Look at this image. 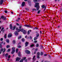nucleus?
Listing matches in <instances>:
<instances>
[{"mask_svg":"<svg viewBox=\"0 0 62 62\" xmlns=\"http://www.w3.org/2000/svg\"><path fill=\"white\" fill-rule=\"evenodd\" d=\"M24 26H26V27H30V26L28 25H24Z\"/></svg>","mask_w":62,"mask_h":62,"instance_id":"nucleus-12","label":"nucleus"},{"mask_svg":"<svg viewBox=\"0 0 62 62\" xmlns=\"http://www.w3.org/2000/svg\"><path fill=\"white\" fill-rule=\"evenodd\" d=\"M18 55L19 56H21V52L19 51L18 53Z\"/></svg>","mask_w":62,"mask_h":62,"instance_id":"nucleus-10","label":"nucleus"},{"mask_svg":"<svg viewBox=\"0 0 62 62\" xmlns=\"http://www.w3.org/2000/svg\"><path fill=\"white\" fill-rule=\"evenodd\" d=\"M21 32H23L24 34H26L27 33V31L24 30H23V28L21 29Z\"/></svg>","mask_w":62,"mask_h":62,"instance_id":"nucleus-3","label":"nucleus"},{"mask_svg":"<svg viewBox=\"0 0 62 62\" xmlns=\"http://www.w3.org/2000/svg\"><path fill=\"white\" fill-rule=\"evenodd\" d=\"M3 19L4 20H5L6 19V17H4Z\"/></svg>","mask_w":62,"mask_h":62,"instance_id":"nucleus-34","label":"nucleus"},{"mask_svg":"<svg viewBox=\"0 0 62 62\" xmlns=\"http://www.w3.org/2000/svg\"><path fill=\"white\" fill-rule=\"evenodd\" d=\"M38 38L37 37H35L34 38V40H37V39Z\"/></svg>","mask_w":62,"mask_h":62,"instance_id":"nucleus-15","label":"nucleus"},{"mask_svg":"<svg viewBox=\"0 0 62 62\" xmlns=\"http://www.w3.org/2000/svg\"><path fill=\"white\" fill-rule=\"evenodd\" d=\"M12 51L11 52V53L12 54H13L15 53V47H13L12 48Z\"/></svg>","mask_w":62,"mask_h":62,"instance_id":"nucleus-2","label":"nucleus"},{"mask_svg":"<svg viewBox=\"0 0 62 62\" xmlns=\"http://www.w3.org/2000/svg\"><path fill=\"white\" fill-rule=\"evenodd\" d=\"M34 2H38L37 0H34Z\"/></svg>","mask_w":62,"mask_h":62,"instance_id":"nucleus-51","label":"nucleus"},{"mask_svg":"<svg viewBox=\"0 0 62 62\" xmlns=\"http://www.w3.org/2000/svg\"><path fill=\"white\" fill-rule=\"evenodd\" d=\"M47 54H44V56H46Z\"/></svg>","mask_w":62,"mask_h":62,"instance_id":"nucleus-60","label":"nucleus"},{"mask_svg":"<svg viewBox=\"0 0 62 62\" xmlns=\"http://www.w3.org/2000/svg\"><path fill=\"white\" fill-rule=\"evenodd\" d=\"M16 22H19V20H18V19H17L16 20Z\"/></svg>","mask_w":62,"mask_h":62,"instance_id":"nucleus-36","label":"nucleus"},{"mask_svg":"<svg viewBox=\"0 0 62 62\" xmlns=\"http://www.w3.org/2000/svg\"><path fill=\"white\" fill-rule=\"evenodd\" d=\"M34 46V44H32L31 46V47H33Z\"/></svg>","mask_w":62,"mask_h":62,"instance_id":"nucleus-33","label":"nucleus"},{"mask_svg":"<svg viewBox=\"0 0 62 62\" xmlns=\"http://www.w3.org/2000/svg\"><path fill=\"white\" fill-rule=\"evenodd\" d=\"M16 30H18V28H16Z\"/></svg>","mask_w":62,"mask_h":62,"instance_id":"nucleus-54","label":"nucleus"},{"mask_svg":"<svg viewBox=\"0 0 62 62\" xmlns=\"http://www.w3.org/2000/svg\"><path fill=\"white\" fill-rule=\"evenodd\" d=\"M4 29V28H2V29H1V31H3V29Z\"/></svg>","mask_w":62,"mask_h":62,"instance_id":"nucleus-49","label":"nucleus"},{"mask_svg":"<svg viewBox=\"0 0 62 62\" xmlns=\"http://www.w3.org/2000/svg\"><path fill=\"white\" fill-rule=\"evenodd\" d=\"M0 40L1 41H2L3 40V38H2L0 39Z\"/></svg>","mask_w":62,"mask_h":62,"instance_id":"nucleus-41","label":"nucleus"},{"mask_svg":"<svg viewBox=\"0 0 62 62\" xmlns=\"http://www.w3.org/2000/svg\"><path fill=\"white\" fill-rule=\"evenodd\" d=\"M24 5H25V2H23L22 3V7H23L24 6Z\"/></svg>","mask_w":62,"mask_h":62,"instance_id":"nucleus-11","label":"nucleus"},{"mask_svg":"<svg viewBox=\"0 0 62 62\" xmlns=\"http://www.w3.org/2000/svg\"><path fill=\"white\" fill-rule=\"evenodd\" d=\"M20 59H21V58H19V57H18L16 59V61H19Z\"/></svg>","mask_w":62,"mask_h":62,"instance_id":"nucleus-7","label":"nucleus"},{"mask_svg":"<svg viewBox=\"0 0 62 62\" xmlns=\"http://www.w3.org/2000/svg\"><path fill=\"white\" fill-rule=\"evenodd\" d=\"M6 51V49L5 48L4 49V51L3 52V53H4V52H5Z\"/></svg>","mask_w":62,"mask_h":62,"instance_id":"nucleus-52","label":"nucleus"},{"mask_svg":"<svg viewBox=\"0 0 62 62\" xmlns=\"http://www.w3.org/2000/svg\"><path fill=\"white\" fill-rule=\"evenodd\" d=\"M30 38L31 39H32V37H31V36H30Z\"/></svg>","mask_w":62,"mask_h":62,"instance_id":"nucleus-58","label":"nucleus"},{"mask_svg":"<svg viewBox=\"0 0 62 62\" xmlns=\"http://www.w3.org/2000/svg\"><path fill=\"white\" fill-rule=\"evenodd\" d=\"M46 6H45V9L43 10L44 11H45V9H46Z\"/></svg>","mask_w":62,"mask_h":62,"instance_id":"nucleus-43","label":"nucleus"},{"mask_svg":"<svg viewBox=\"0 0 62 62\" xmlns=\"http://www.w3.org/2000/svg\"><path fill=\"white\" fill-rule=\"evenodd\" d=\"M19 62H23V60L22 59Z\"/></svg>","mask_w":62,"mask_h":62,"instance_id":"nucleus-31","label":"nucleus"},{"mask_svg":"<svg viewBox=\"0 0 62 62\" xmlns=\"http://www.w3.org/2000/svg\"><path fill=\"white\" fill-rule=\"evenodd\" d=\"M10 29H12L13 28V27L12 26V24H11L10 25Z\"/></svg>","mask_w":62,"mask_h":62,"instance_id":"nucleus-14","label":"nucleus"},{"mask_svg":"<svg viewBox=\"0 0 62 62\" xmlns=\"http://www.w3.org/2000/svg\"><path fill=\"white\" fill-rule=\"evenodd\" d=\"M45 7V6H44V5H43L42 6V8H44Z\"/></svg>","mask_w":62,"mask_h":62,"instance_id":"nucleus-19","label":"nucleus"},{"mask_svg":"<svg viewBox=\"0 0 62 62\" xmlns=\"http://www.w3.org/2000/svg\"><path fill=\"white\" fill-rule=\"evenodd\" d=\"M15 35L16 36H17L18 35V31H16L15 32Z\"/></svg>","mask_w":62,"mask_h":62,"instance_id":"nucleus-8","label":"nucleus"},{"mask_svg":"<svg viewBox=\"0 0 62 62\" xmlns=\"http://www.w3.org/2000/svg\"><path fill=\"white\" fill-rule=\"evenodd\" d=\"M27 36L26 35L25 36V38H27Z\"/></svg>","mask_w":62,"mask_h":62,"instance_id":"nucleus-62","label":"nucleus"},{"mask_svg":"<svg viewBox=\"0 0 62 62\" xmlns=\"http://www.w3.org/2000/svg\"><path fill=\"white\" fill-rule=\"evenodd\" d=\"M13 29H12V30H15V29L16 28V27L15 26H14L13 27Z\"/></svg>","mask_w":62,"mask_h":62,"instance_id":"nucleus-22","label":"nucleus"},{"mask_svg":"<svg viewBox=\"0 0 62 62\" xmlns=\"http://www.w3.org/2000/svg\"><path fill=\"white\" fill-rule=\"evenodd\" d=\"M4 2V0H1L0 2V4L2 5L3 4V2Z\"/></svg>","mask_w":62,"mask_h":62,"instance_id":"nucleus-9","label":"nucleus"},{"mask_svg":"<svg viewBox=\"0 0 62 62\" xmlns=\"http://www.w3.org/2000/svg\"><path fill=\"white\" fill-rule=\"evenodd\" d=\"M22 26H20L19 27V28L20 29H21L22 28Z\"/></svg>","mask_w":62,"mask_h":62,"instance_id":"nucleus-47","label":"nucleus"},{"mask_svg":"<svg viewBox=\"0 0 62 62\" xmlns=\"http://www.w3.org/2000/svg\"><path fill=\"white\" fill-rule=\"evenodd\" d=\"M39 33H37L36 34V37H39Z\"/></svg>","mask_w":62,"mask_h":62,"instance_id":"nucleus-16","label":"nucleus"},{"mask_svg":"<svg viewBox=\"0 0 62 62\" xmlns=\"http://www.w3.org/2000/svg\"><path fill=\"white\" fill-rule=\"evenodd\" d=\"M10 46L9 45H8L6 47H7V48H9Z\"/></svg>","mask_w":62,"mask_h":62,"instance_id":"nucleus-28","label":"nucleus"},{"mask_svg":"<svg viewBox=\"0 0 62 62\" xmlns=\"http://www.w3.org/2000/svg\"><path fill=\"white\" fill-rule=\"evenodd\" d=\"M21 36H20L18 37V39H21Z\"/></svg>","mask_w":62,"mask_h":62,"instance_id":"nucleus-42","label":"nucleus"},{"mask_svg":"<svg viewBox=\"0 0 62 62\" xmlns=\"http://www.w3.org/2000/svg\"><path fill=\"white\" fill-rule=\"evenodd\" d=\"M8 54L7 53L5 54V56H6V57H7V56H8Z\"/></svg>","mask_w":62,"mask_h":62,"instance_id":"nucleus-21","label":"nucleus"},{"mask_svg":"<svg viewBox=\"0 0 62 62\" xmlns=\"http://www.w3.org/2000/svg\"><path fill=\"white\" fill-rule=\"evenodd\" d=\"M13 42L14 44H15V40H13Z\"/></svg>","mask_w":62,"mask_h":62,"instance_id":"nucleus-32","label":"nucleus"},{"mask_svg":"<svg viewBox=\"0 0 62 62\" xmlns=\"http://www.w3.org/2000/svg\"><path fill=\"white\" fill-rule=\"evenodd\" d=\"M27 34L28 35H29V34H30V31H28Z\"/></svg>","mask_w":62,"mask_h":62,"instance_id":"nucleus-23","label":"nucleus"},{"mask_svg":"<svg viewBox=\"0 0 62 62\" xmlns=\"http://www.w3.org/2000/svg\"><path fill=\"white\" fill-rule=\"evenodd\" d=\"M33 11H34V10H35V11H36V9H32Z\"/></svg>","mask_w":62,"mask_h":62,"instance_id":"nucleus-38","label":"nucleus"},{"mask_svg":"<svg viewBox=\"0 0 62 62\" xmlns=\"http://www.w3.org/2000/svg\"><path fill=\"white\" fill-rule=\"evenodd\" d=\"M40 55V53L39 52H38L37 53V58H39V55Z\"/></svg>","mask_w":62,"mask_h":62,"instance_id":"nucleus-6","label":"nucleus"},{"mask_svg":"<svg viewBox=\"0 0 62 62\" xmlns=\"http://www.w3.org/2000/svg\"><path fill=\"white\" fill-rule=\"evenodd\" d=\"M28 0H24V1H27Z\"/></svg>","mask_w":62,"mask_h":62,"instance_id":"nucleus-64","label":"nucleus"},{"mask_svg":"<svg viewBox=\"0 0 62 62\" xmlns=\"http://www.w3.org/2000/svg\"><path fill=\"white\" fill-rule=\"evenodd\" d=\"M39 3H35V6L34 7H35V8H37V10H39Z\"/></svg>","mask_w":62,"mask_h":62,"instance_id":"nucleus-1","label":"nucleus"},{"mask_svg":"<svg viewBox=\"0 0 62 62\" xmlns=\"http://www.w3.org/2000/svg\"><path fill=\"white\" fill-rule=\"evenodd\" d=\"M10 51V49H9L7 51L9 52V51Z\"/></svg>","mask_w":62,"mask_h":62,"instance_id":"nucleus-48","label":"nucleus"},{"mask_svg":"<svg viewBox=\"0 0 62 62\" xmlns=\"http://www.w3.org/2000/svg\"><path fill=\"white\" fill-rule=\"evenodd\" d=\"M26 53L27 54H30V51L28 50H25Z\"/></svg>","mask_w":62,"mask_h":62,"instance_id":"nucleus-4","label":"nucleus"},{"mask_svg":"<svg viewBox=\"0 0 62 62\" xmlns=\"http://www.w3.org/2000/svg\"><path fill=\"white\" fill-rule=\"evenodd\" d=\"M4 17V16H2L1 17V19H3Z\"/></svg>","mask_w":62,"mask_h":62,"instance_id":"nucleus-40","label":"nucleus"},{"mask_svg":"<svg viewBox=\"0 0 62 62\" xmlns=\"http://www.w3.org/2000/svg\"><path fill=\"white\" fill-rule=\"evenodd\" d=\"M0 51H1V52H3V48H1Z\"/></svg>","mask_w":62,"mask_h":62,"instance_id":"nucleus-37","label":"nucleus"},{"mask_svg":"<svg viewBox=\"0 0 62 62\" xmlns=\"http://www.w3.org/2000/svg\"><path fill=\"white\" fill-rule=\"evenodd\" d=\"M18 30V32H20V31H21L22 30V29H19Z\"/></svg>","mask_w":62,"mask_h":62,"instance_id":"nucleus-25","label":"nucleus"},{"mask_svg":"<svg viewBox=\"0 0 62 62\" xmlns=\"http://www.w3.org/2000/svg\"><path fill=\"white\" fill-rule=\"evenodd\" d=\"M38 49L36 48L35 49V51H38Z\"/></svg>","mask_w":62,"mask_h":62,"instance_id":"nucleus-55","label":"nucleus"},{"mask_svg":"<svg viewBox=\"0 0 62 62\" xmlns=\"http://www.w3.org/2000/svg\"><path fill=\"white\" fill-rule=\"evenodd\" d=\"M7 60L8 61H9V59H8Z\"/></svg>","mask_w":62,"mask_h":62,"instance_id":"nucleus-61","label":"nucleus"},{"mask_svg":"<svg viewBox=\"0 0 62 62\" xmlns=\"http://www.w3.org/2000/svg\"><path fill=\"white\" fill-rule=\"evenodd\" d=\"M16 25H19V24H18V23H16Z\"/></svg>","mask_w":62,"mask_h":62,"instance_id":"nucleus-57","label":"nucleus"},{"mask_svg":"<svg viewBox=\"0 0 62 62\" xmlns=\"http://www.w3.org/2000/svg\"><path fill=\"white\" fill-rule=\"evenodd\" d=\"M37 41L36 40L34 41V42L35 43H37Z\"/></svg>","mask_w":62,"mask_h":62,"instance_id":"nucleus-50","label":"nucleus"},{"mask_svg":"<svg viewBox=\"0 0 62 62\" xmlns=\"http://www.w3.org/2000/svg\"><path fill=\"white\" fill-rule=\"evenodd\" d=\"M18 20H20V18H18Z\"/></svg>","mask_w":62,"mask_h":62,"instance_id":"nucleus-63","label":"nucleus"},{"mask_svg":"<svg viewBox=\"0 0 62 62\" xmlns=\"http://www.w3.org/2000/svg\"><path fill=\"white\" fill-rule=\"evenodd\" d=\"M18 48H21V46H18Z\"/></svg>","mask_w":62,"mask_h":62,"instance_id":"nucleus-45","label":"nucleus"},{"mask_svg":"<svg viewBox=\"0 0 62 62\" xmlns=\"http://www.w3.org/2000/svg\"><path fill=\"white\" fill-rule=\"evenodd\" d=\"M28 42H26L25 44V47H26L28 45Z\"/></svg>","mask_w":62,"mask_h":62,"instance_id":"nucleus-13","label":"nucleus"},{"mask_svg":"<svg viewBox=\"0 0 62 62\" xmlns=\"http://www.w3.org/2000/svg\"><path fill=\"white\" fill-rule=\"evenodd\" d=\"M4 37L5 38V39H6L7 38V34H5L4 36Z\"/></svg>","mask_w":62,"mask_h":62,"instance_id":"nucleus-20","label":"nucleus"},{"mask_svg":"<svg viewBox=\"0 0 62 62\" xmlns=\"http://www.w3.org/2000/svg\"><path fill=\"white\" fill-rule=\"evenodd\" d=\"M36 51H34V54H36Z\"/></svg>","mask_w":62,"mask_h":62,"instance_id":"nucleus-56","label":"nucleus"},{"mask_svg":"<svg viewBox=\"0 0 62 62\" xmlns=\"http://www.w3.org/2000/svg\"><path fill=\"white\" fill-rule=\"evenodd\" d=\"M5 13H7L8 12L7 11V10H5Z\"/></svg>","mask_w":62,"mask_h":62,"instance_id":"nucleus-44","label":"nucleus"},{"mask_svg":"<svg viewBox=\"0 0 62 62\" xmlns=\"http://www.w3.org/2000/svg\"><path fill=\"white\" fill-rule=\"evenodd\" d=\"M25 9H26V10H29V9H28V8H25Z\"/></svg>","mask_w":62,"mask_h":62,"instance_id":"nucleus-39","label":"nucleus"},{"mask_svg":"<svg viewBox=\"0 0 62 62\" xmlns=\"http://www.w3.org/2000/svg\"><path fill=\"white\" fill-rule=\"evenodd\" d=\"M43 54V53L42 52H41L40 53V55H42Z\"/></svg>","mask_w":62,"mask_h":62,"instance_id":"nucleus-26","label":"nucleus"},{"mask_svg":"<svg viewBox=\"0 0 62 62\" xmlns=\"http://www.w3.org/2000/svg\"><path fill=\"white\" fill-rule=\"evenodd\" d=\"M26 59V57H25L23 58V60H25Z\"/></svg>","mask_w":62,"mask_h":62,"instance_id":"nucleus-53","label":"nucleus"},{"mask_svg":"<svg viewBox=\"0 0 62 62\" xmlns=\"http://www.w3.org/2000/svg\"><path fill=\"white\" fill-rule=\"evenodd\" d=\"M0 48H2V45H1V44L0 43Z\"/></svg>","mask_w":62,"mask_h":62,"instance_id":"nucleus-30","label":"nucleus"},{"mask_svg":"<svg viewBox=\"0 0 62 62\" xmlns=\"http://www.w3.org/2000/svg\"><path fill=\"white\" fill-rule=\"evenodd\" d=\"M36 47H39V44H36Z\"/></svg>","mask_w":62,"mask_h":62,"instance_id":"nucleus-35","label":"nucleus"},{"mask_svg":"<svg viewBox=\"0 0 62 62\" xmlns=\"http://www.w3.org/2000/svg\"><path fill=\"white\" fill-rule=\"evenodd\" d=\"M35 28V29H39V28L37 27H36Z\"/></svg>","mask_w":62,"mask_h":62,"instance_id":"nucleus-59","label":"nucleus"},{"mask_svg":"<svg viewBox=\"0 0 62 62\" xmlns=\"http://www.w3.org/2000/svg\"><path fill=\"white\" fill-rule=\"evenodd\" d=\"M18 52V49L17 48L16 50V53H17Z\"/></svg>","mask_w":62,"mask_h":62,"instance_id":"nucleus-27","label":"nucleus"},{"mask_svg":"<svg viewBox=\"0 0 62 62\" xmlns=\"http://www.w3.org/2000/svg\"><path fill=\"white\" fill-rule=\"evenodd\" d=\"M35 57H36V56H34L33 57V60H34V61L36 60V59L35 58Z\"/></svg>","mask_w":62,"mask_h":62,"instance_id":"nucleus-17","label":"nucleus"},{"mask_svg":"<svg viewBox=\"0 0 62 62\" xmlns=\"http://www.w3.org/2000/svg\"><path fill=\"white\" fill-rule=\"evenodd\" d=\"M6 41L7 43H8L9 42V40L8 39H7L6 40Z\"/></svg>","mask_w":62,"mask_h":62,"instance_id":"nucleus-18","label":"nucleus"},{"mask_svg":"<svg viewBox=\"0 0 62 62\" xmlns=\"http://www.w3.org/2000/svg\"><path fill=\"white\" fill-rule=\"evenodd\" d=\"M40 10H39L38 11V12L37 13L38 14H39V13H40Z\"/></svg>","mask_w":62,"mask_h":62,"instance_id":"nucleus-29","label":"nucleus"},{"mask_svg":"<svg viewBox=\"0 0 62 62\" xmlns=\"http://www.w3.org/2000/svg\"><path fill=\"white\" fill-rule=\"evenodd\" d=\"M22 41H25V40L24 39H22Z\"/></svg>","mask_w":62,"mask_h":62,"instance_id":"nucleus-24","label":"nucleus"},{"mask_svg":"<svg viewBox=\"0 0 62 62\" xmlns=\"http://www.w3.org/2000/svg\"><path fill=\"white\" fill-rule=\"evenodd\" d=\"M8 58H10V55H9L8 56Z\"/></svg>","mask_w":62,"mask_h":62,"instance_id":"nucleus-46","label":"nucleus"},{"mask_svg":"<svg viewBox=\"0 0 62 62\" xmlns=\"http://www.w3.org/2000/svg\"><path fill=\"white\" fill-rule=\"evenodd\" d=\"M12 33H9L8 34V38H10V37H12Z\"/></svg>","mask_w":62,"mask_h":62,"instance_id":"nucleus-5","label":"nucleus"}]
</instances>
